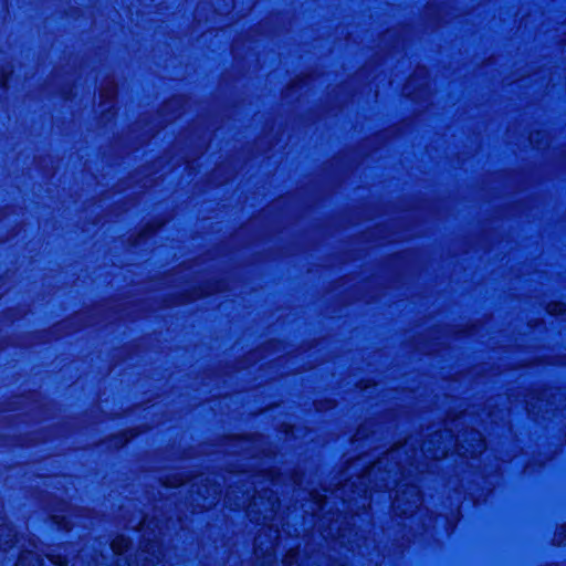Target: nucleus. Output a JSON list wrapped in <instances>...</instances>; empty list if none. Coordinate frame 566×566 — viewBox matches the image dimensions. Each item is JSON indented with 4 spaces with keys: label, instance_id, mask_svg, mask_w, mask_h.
I'll return each instance as SVG.
<instances>
[{
    "label": "nucleus",
    "instance_id": "1",
    "mask_svg": "<svg viewBox=\"0 0 566 566\" xmlns=\"http://www.w3.org/2000/svg\"><path fill=\"white\" fill-rule=\"evenodd\" d=\"M402 500H403L402 496H397L394 501L395 510L397 512H400L401 514L408 513L409 511H411V509L417 507L420 504V496L416 489H412L410 491V500L408 501L409 507L406 510L401 509Z\"/></svg>",
    "mask_w": 566,
    "mask_h": 566
},
{
    "label": "nucleus",
    "instance_id": "2",
    "mask_svg": "<svg viewBox=\"0 0 566 566\" xmlns=\"http://www.w3.org/2000/svg\"><path fill=\"white\" fill-rule=\"evenodd\" d=\"M129 546V542L124 537H118L113 541L112 548L115 553L120 554L125 552Z\"/></svg>",
    "mask_w": 566,
    "mask_h": 566
},
{
    "label": "nucleus",
    "instance_id": "3",
    "mask_svg": "<svg viewBox=\"0 0 566 566\" xmlns=\"http://www.w3.org/2000/svg\"><path fill=\"white\" fill-rule=\"evenodd\" d=\"M563 307H564V305H563V304H556V305H554V307H552V308L549 310V312H551V313H553V314L562 313V312L564 311V308H563Z\"/></svg>",
    "mask_w": 566,
    "mask_h": 566
},
{
    "label": "nucleus",
    "instance_id": "4",
    "mask_svg": "<svg viewBox=\"0 0 566 566\" xmlns=\"http://www.w3.org/2000/svg\"><path fill=\"white\" fill-rule=\"evenodd\" d=\"M103 96H105L107 99H111L114 96V88H107L105 92H103Z\"/></svg>",
    "mask_w": 566,
    "mask_h": 566
},
{
    "label": "nucleus",
    "instance_id": "5",
    "mask_svg": "<svg viewBox=\"0 0 566 566\" xmlns=\"http://www.w3.org/2000/svg\"><path fill=\"white\" fill-rule=\"evenodd\" d=\"M0 84L6 85V71L0 70Z\"/></svg>",
    "mask_w": 566,
    "mask_h": 566
},
{
    "label": "nucleus",
    "instance_id": "6",
    "mask_svg": "<svg viewBox=\"0 0 566 566\" xmlns=\"http://www.w3.org/2000/svg\"><path fill=\"white\" fill-rule=\"evenodd\" d=\"M412 82H413V80H410V82L408 83V85L406 87L407 94H410L409 87L412 85Z\"/></svg>",
    "mask_w": 566,
    "mask_h": 566
},
{
    "label": "nucleus",
    "instance_id": "7",
    "mask_svg": "<svg viewBox=\"0 0 566 566\" xmlns=\"http://www.w3.org/2000/svg\"><path fill=\"white\" fill-rule=\"evenodd\" d=\"M181 483H182L181 481H178V482L170 483L169 485H170V486H177V485H179V484H181Z\"/></svg>",
    "mask_w": 566,
    "mask_h": 566
}]
</instances>
